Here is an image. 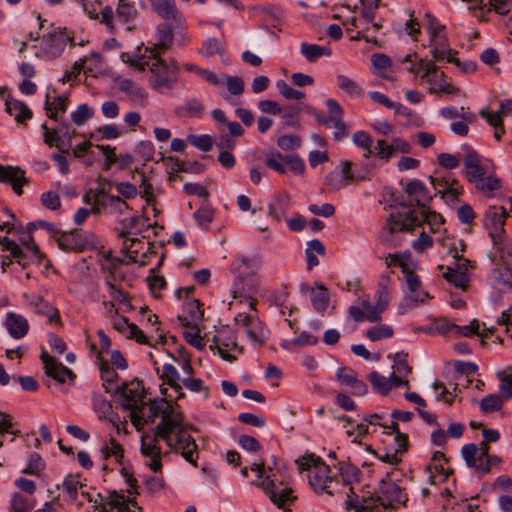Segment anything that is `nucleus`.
<instances>
[{
  "label": "nucleus",
  "mask_w": 512,
  "mask_h": 512,
  "mask_svg": "<svg viewBox=\"0 0 512 512\" xmlns=\"http://www.w3.org/2000/svg\"><path fill=\"white\" fill-rule=\"evenodd\" d=\"M153 10L163 19L176 20L178 10L174 0H150Z\"/></svg>",
  "instance_id": "nucleus-20"
},
{
  "label": "nucleus",
  "mask_w": 512,
  "mask_h": 512,
  "mask_svg": "<svg viewBox=\"0 0 512 512\" xmlns=\"http://www.w3.org/2000/svg\"><path fill=\"white\" fill-rule=\"evenodd\" d=\"M98 360H99V367H100V371H101L102 380L109 384L114 383L118 377L115 370L109 366L107 361H105L103 358H101L100 354L98 355Z\"/></svg>",
  "instance_id": "nucleus-42"
},
{
  "label": "nucleus",
  "mask_w": 512,
  "mask_h": 512,
  "mask_svg": "<svg viewBox=\"0 0 512 512\" xmlns=\"http://www.w3.org/2000/svg\"><path fill=\"white\" fill-rule=\"evenodd\" d=\"M182 413L178 411L171 402L161 399L149 402L148 414L146 415L145 422L153 423L157 417H161L160 423L156 426L157 435L162 440H168L167 429L171 426L180 424V416Z\"/></svg>",
  "instance_id": "nucleus-2"
},
{
  "label": "nucleus",
  "mask_w": 512,
  "mask_h": 512,
  "mask_svg": "<svg viewBox=\"0 0 512 512\" xmlns=\"http://www.w3.org/2000/svg\"><path fill=\"white\" fill-rule=\"evenodd\" d=\"M285 164L295 174L302 175L305 167L303 161L297 156H285Z\"/></svg>",
  "instance_id": "nucleus-53"
},
{
  "label": "nucleus",
  "mask_w": 512,
  "mask_h": 512,
  "mask_svg": "<svg viewBox=\"0 0 512 512\" xmlns=\"http://www.w3.org/2000/svg\"><path fill=\"white\" fill-rule=\"evenodd\" d=\"M394 367L399 373L405 372L410 373L411 367L408 365L407 362V354L404 352H399L394 357Z\"/></svg>",
  "instance_id": "nucleus-57"
},
{
  "label": "nucleus",
  "mask_w": 512,
  "mask_h": 512,
  "mask_svg": "<svg viewBox=\"0 0 512 512\" xmlns=\"http://www.w3.org/2000/svg\"><path fill=\"white\" fill-rule=\"evenodd\" d=\"M149 70L152 73L150 84L154 89H171L177 81L178 68L175 62H167L160 55H151Z\"/></svg>",
  "instance_id": "nucleus-4"
},
{
  "label": "nucleus",
  "mask_w": 512,
  "mask_h": 512,
  "mask_svg": "<svg viewBox=\"0 0 512 512\" xmlns=\"http://www.w3.org/2000/svg\"><path fill=\"white\" fill-rule=\"evenodd\" d=\"M93 111L86 104L80 105L75 112L72 113L71 117L75 124L81 125L87 119L92 117Z\"/></svg>",
  "instance_id": "nucleus-48"
},
{
  "label": "nucleus",
  "mask_w": 512,
  "mask_h": 512,
  "mask_svg": "<svg viewBox=\"0 0 512 512\" xmlns=\"http://www.w3.org/2000/svg\"><path fill=\"white\" fill-rule=\"evenodd\" d=\"M301 53L310 62H314L322 56H329L331 54L330 50L325 47L308 43L301 44Z\"/></svg>",
  "instance_id": "nucleus-26"
},
{
  "label": "nucleus",
  "mask_w": 512,
  "mask_h": 512,
  "mask_svg": "<svg viewBox=\"0 0 512 512\" xmlns=\"http://www.w3.org/2000/svg\"><path fill=\"white\" fill-rule=\"evenodd\" d=\"M68 106V98L67 96L61 95L53 98V101L49 100L47 96L45 109L47 111V116L51 119L57 120L58 113H64Z\"/></svg>",
  "instance_id": "nucleus-23"
},
{
  "label": "nucleus",
  "mask_w": 512,
  "mask_h": 512,
  "mask_svg": "<svg viewBox=\"0 0 512 512\" xmlns=\"http://www.w3.org/2000/svg\"><path fill=\"white\" fill-rule=\"evenodd\" d=\"M130 420L132 424L137 428V430H140L143 428L145 422V418H143L142 411H143V405L137 406V408H130Z\"/></svg>",
  "instance_id": "nucleus-56"
},
{
  "label": "nucleus",
  "mask_w": 512,
  "mask_h": 512,
  "mask_svg": "<svg viewBox=\"0 0 512 512\" xmlns=\"http://www.w3.org/2000/svg\"><path fill=\"white\" fill-rule=\"evenodd\" d=\"M122 395V406L124 409L137 408L143 405L144 388L139 381L123 384L117 388Z\"/></svg>",
  "instance_id": "nucleus-10"
},
{
  "label": "nucleus",
  "mask_w": 512,
  "mask_h": 512,
  "mask_svg": "<svg viewBox=\"0 0 512 512\" xmlns=\"http://www.w3.org/2000/svg\"><path fill=\"white\" fill-rule=\"evenodd\" d=\"M41 201L46 208L51 210H57L61 206L59 195L52 191L42 194Z\"/></svg>",
  "instance_id": "nucleus-51"
},
{
  "label": "nucleus",
  "mask_w": 512,
  "mask_h": 512,
  "mask_svg": "<svg viewBox=\"0 0 512 512\" xmlns=\"http://www.w3.org/2000/svg\"><path fill=\"white\" fill-rule=\"evenodd\" d=\"M337 377L342 384L347 386H351L358 379L353 371L346 368L339 369Z\"/></svg>",
  "instance_id": "nucleus-64"
},
{
  "label": "nucleus",
  "mask_w": 512,
  "mask_h": 512,
  "mask_svg": "<svg viewBox=\"0 0 512 512\" xmlns=\"http://www.w3.org/2000/svg\"><path fill=\"white\" fill-rule=\"evenodd\" d=\"M277 87L280 91V93L286 98V99H294V100H301L304 98V93L290 87L286 82L279 81L277 83Z\"/></svg>",
  "instance_id": "nucleus-47"
},
{
  "label": "nucleus",
  "mask_w": 512,
  "mask_h": 512,
  "mask_svg": "<svg viewBox=\"0 0 512 512\" xmlns=\"http://www.w3.org/2000/svg\"><path fill=\"white\" fill-rule=\"evenodd\" d=\"M11 509L13 512H30L32 502L28 497L16 493L11 500Z\"/></svg>",
  "instance_id": "nucleus-39"
},
{
  "label": "nucleus",
  "mask_w": 512,
  "mask_h": 512,
  "mask_svg": "<svg viewBox=\"0 0 512 512\" xmlns=\"http://www.w3.org/2000/svg\"><path fill=\"white\" fill-rule=\"evenodd\" d=\"M444 74L440 73L438 74L437 71L435 73H431L430 76L427 77L428 82L430 83V91L432 93L437 94H453L457 91V88H455L450 83L444 81L443 78Z\"/></svg>",
  "instance_id": "nucleus-22"
},
{
  "label": "nucleus",
  "mask_w": 512,
  "mask_h": 512,
  "mask_svg": "<svg viewBox=\"0 0 512 512\" xmlns=\"http://www.w3.org/2000/svg\"><path fill=\"white\" fill-rule=\"evenodd\" d=\"M266 164L273 170L285 174L286 168H285V156H282L279 153H271L266 158Z\"/></svg>",
  "instance_id": "nucleus-41"
},
{
  "label": "nucleus",
  "mask_w": 512,
  "mask_h": 512,
  "mask_svg": "<svg viewBox=\"0 0 512 512\" xmlns=\"http://www.w3.org/2000/svg\"><path fill=\"white\" fill-rule=\"evenodd\" d=\"M239 443L242 446V448L249 450V451H258L260 450V444L257 441L256 438L249 436V435H242L239 438Z\"/></svg>",
  "instance_id": "nucleus-62"
},
{
  "label": "nucleus",
  "mask_w": 512,
  "mask_h": 512,
  "mask_svg": "<svg viewBox=\"0 0 512 512\" xmlns=\"http://www.w3.org/2000/svg\"><path fill=\"white\" fill-rule=\"evenodd\" d=\"M408 286V299L414 303L423 302L428 294L422 289L421 281L414 273L413 267H409L407 272H403Z\"/></svg>",
  "instance_id": "nucleus-14"
},
{
  "label": "nucleus",
  "mask_w": 512,
  "mask_h": 512,
  "mask_svg": "<svg viewBox=\"0 0 512 512\" xmlns=\"http://www.w3.org/2000/svg\"><path fill=\"white\" fill-rule=\"evenodd\" d=\"M188 428L189 426L184 423L182 414L180 424L167 429L168 440L164 441L172 451L180 453L186 461L196 466L198 458L197 444L188 433Z\"/></svg>",
  "instance_id": "nucleus-1"
},
{
  "label": "nucleus",
  "mask_w": 512,
  "mask_h": 512,
  "mask_svg": "<svg viewBox=\"0 0 512 512\" xmlns=\"http://www.w3.org/2000/svg\"><path fill=\"white\" fill-rule=\"evenodd\" d=\"M103 453L105 455V458L113 455L116 458H122L123 457V449L121 445L113 438L110 439V446H106L103 449Z\"/></svg>",
  "instance_id": "nucleus-60"
},
{
  "label": "nucleus",
  "mask_w": 512,
  "mask_h": 512,
  "mask_svg": "<svg viewBox=\"0 0 512 512\" xmlns=\"http://www.w3.org/2000/svg\"><path fill=\"white\" fill-rule=\"evenodd\" d=\"M301 140L297 136L284 135L279 137L277 144L278 146L286 151H291L300 146Z\"/></svg>",
  "instance_id": "nucleus-50"
},
{
  "label": "nucleus",
  "mask_w": 512,
  "mask_h": 512,
  "mask_svg": "<svg viewBox=\"0 0 512 512\" xmlns=\"http://www.w3.org/2000/svg\"><path fill=\"white\" fill-rule=\"evenodd\" d=\"M404 190L408 194V196L413 201H415V203L418 206L422 205V202L427 198L426 188L418 180H413V181L408 182L406 184Z\"/></svg>",
  "instance_id": "nucleus-25"
},
{
  "label": "nucleus",
  "mask_w": 512,
  "mask_h": 512,
  "mask_svg": "<svg viewBox=\"0 0 512 512\" xmlns=\"http://www.w3.org/2000/svg\"><path fill=\"white\" fill-rule=\"evenodd\" d=\"M317 342V337L307 332H302L298 337L294 338L291 343L295 347H302L307 345H315Z\"/></svg>",
  "instance_id": "nucleus-55"
},
{
  "label": "nucleus",
  "mask_w": 512,
  "mask_h": 512,
  "mask_svg": "<svg viewBox=\"0 0 512 512\" xmlns=\"http://www.w3.org/2000/svg\"><path fill=\"white\" fill-rule=\"evenodd\" d=\"M338 86L350 96L358 97L362 94V89L358 83L346 75L337 77Z\"/></svg>",
  "instance_id": "nucleus-33"
},
{
  "label": "nucleus",
  "mask_w": 512,
  "mask_h": 512,
  "mask_svg": "<svg viewBox=\"0 0 512 512\" xmlns=\"http://www.w3.org/2000/svg\"><path fill=\"white\" fill-rule=\"evenodd\" d=\"M497 246V250L500 255V259L503 263V267L512 269V244L506 239L499 243H494Z\"/></svg>",
  "instance_id": "nucleus-36"
},
{
  "label": "nucleus",
  "mask_w": 512,
  "mask_h": 512,
  "mask_svg": "<svg viewBox=\"0 0 512 512\" xmlns=\"http://www.w3.org/2000/svg\"><path fill=\"white\" fill-rule=\"evenodd\" d=\"M404 61L411 63L408 67V70L411 73H418L423 70L422 78H427L431 73H435L438 70V67L433 61H424L423 59L417 60L416 55H407L404 58Z\"/></svg>",
  "instance_id": "nucleus-21"
},
{
  "label": "nucleus",
  "mask_w": 512,
  "mask_h": 512,
  "mask_svg": "<svg viewBox=\"0 0 512 512\" xmlns=\"http://www.w3.org/2000/svg\"><path fill=\"white\" fill-rule=\"evenodd\" d=\"M42 128L44 130V142L49 147L55 146L62 153L68 152V148L65 147L63 140L55 129H49L46 124H43Z\"/></svg>",
  "instance_id": "nucleus-31"
},
{
  "label": "nucleus",
  "mask_w": 512,
  "mask_h": 512,
  "mask_svg": "<svg viewBox=\"0 0 512 512\" xmlns=\"http://www.w3.org/2000/svg\"><path fill=\"white\" fill-rule=\"evenodd\" d=\"M419 225L420 218L412 211L391 214L387 222L390 233L409 232Z\"/></svg>",
  "instance_id": "nucleus-8"
},
{
  "label": "nucleus",
  "mask_w": 512,
  "mask_h": 512,
  "mask_svg": "<svg viewBox=\"0 0 512 512\" xmlns=\"http://www.w3.org/2000/svg\"><path fill=\"white\" fill-rule=\"evenodd\" d=\"M259 108L264 113L278 115L282 112L281 107L277 102L272 100H262L259 102Z\"/></svg>",
  "instance_id": "nucleus-61"
},
{
  "label": "nucleus",
  "mask_w": 512,
  "mask_h": 512,
  "mask_svg": "<svg viewBox=\"0 0 512 512\" xmlns=\"http://www.w3.org/2000/svg\"><path fill=\"white\" fill-rule=\"evenodd\" d=\"M393 335L392 327L388 325H379L375 327H371L367 330L366 336L371 341H378L384 338H389Z\"/></svg>",
  "instance_id": "nucleus-38"
},
{
  "label": "nucleus",
  "mask_w": 512,
  "mask_h": 512,
  "mask_svg": "<svg viewBox=\"0 0 512 512\" xmlns=\"http://www.w3.org/2000/svg\"><path fill=\"white\" fill-rule=\"evenodd\" d=\"M5 106L6 112L14 116L18 123L24 124L25 121L32 118V111L21 101L6 99Z\"/></svg>",
  "instance_id": "nucleus-19"
},
{
  "label": "nucleus",
  "mask_w": 512,
  "mask_h": 512,
  "mask_svg": "<svg viewBox=\"0 0 512 512\" xmlns=\"http://www.w3.org/2000/svg\"><path fill=\"white\" fill-rule=\"evenodd\" d=\"M411 255L409 253L405 254H389L386 259V265L388 267L398 266L401 268L402 273L407 272V269L412 266Z\"/></svg>",
  "instance_id": "nucleus-35"
},
{
  "label": "nucleus",
  "mask_w": 512,
  "mask_h": 512,
  "mask_svg": "<svg viewBox=\"0 0 512 512\" xmlns=\"http://www.w3.org/2000/svg\"><path fill=\"white\" fill-rule=\"evenodd\" d=\"M497 377L502 382L499 387L500 395H489L481 400L480 408L485 413L499 411L503 406L502 399L512 396V366L498 372Z\"/></svg>",
  "instance_id": "nucleus-5"
},
{
  "label": "nucleus",
  "mask_w": 512,
  "mask_h": 512,
  "mask_svg": "<svg viewBox=\"0 0 512 512\" xmlns=\"http://www.w3.org/2000/svg\"><path fill=\"white\" fill-rule=\"evenodd\" d=\"M103 204L108 209L109 214L114 217L123 216L130 210L129 205L119 196H108Z\"/></svg>",
  "instance_id": "nucleus-24"
},
{
  "label": "nucleus",
  "mask_w": 512,
  "mask_h": 512,
  "mask_svg": "<svg viewBox=\"0 0 512 512\" xmlns=\"http://www.w3.org/2000/svg\"><path fill=\"white\" fill-rule=\"evenodd\" d=\"M158 439L161 438L157 435L156 429L153 435L144 434L141 438V452L144 456L151 459L148 466L154 472L160 471L162 467L161 448L158 445Z\"/></svg>",
  "instance_id": "nucleus-6"
},
{
  "label": "nucleus",
  "mask_w": 512,
  "mask_h": 512,
  "mask_svg": "<svg viewBox=\"0 0 512 512\" xmlns=\"http://www.w3.org/2000/svg\"><path fill=\"white\" fill-rule=\"evenodd\" d=\"M420 224L422 222L427 223L431 230H435L437 226L442 224L444 222L442 216L440 214H437L436 212H426L422 211L420 215Z\"/></svg>",
  "instance_id": "nucleus-49"
},
{
  "label": "nucleus",
  "mask_w": 512,
  "mask_h": 512,
  "mask_svg": "<svg viewBox=\"0 0 512 512\" xmlns=\"http://www.w3.org/2000/svg\"><path fill=\"white\" fill-rule=\"evenodd\" d=\"M508 212L504 207H492L487 212V227L494 243L504 240V224Z\"/></svg>",
  "instance_id": "nucleus-7"
},
{
  "label": "nucleus",
  "mask_w": 512,
  "mask_h": 512,
  "mask_svg": "<svg viewBox=\"0 0 512 512\" xmlns=\"http://www.w3.org/2000/svg\"><path fill=\"white\" fill-rule=\"evenodd\" d=\"M291 493L292 490L288 488H283L280 491L275 490L271 492L270 499L279 508H284L287 502L293 500V497H291Z\"/></svg>",
  "instance_id": "nucleus-40"
},
{
  "label": "nucleus",
  "mask_w": 512,
  "mask_h": 512,
  "mask_svg": "<svg viewBox=\"0 0 512 512\" xmlns=\"http://www.w3.org/2000/svg\"><path fill=\"white\" fill-rule=\"evenodd\" d=\"M300 471H308L309 483L316 491L332 494L331 485L334 480L330 476V468L313 454L301 457L296 461Z\"/></svg>",
  "instance_id": "nucleus-3"
},
{
  "label": "nucleus",
  "mask_w": 512,
  "mask_h": 512,
  "mask_svg": "<svg viewBox=\"0 0 512 512\" xmlns=\"http://www.w3.org/2000/svg\"><path fill=\"white\" fill-rule=\"evenodd\" d=\"M351 169H352V162L344 161L342 163L341 181H343L345 186L352 182H357L359 179H363L362 177L359 178V177L354 176L353 173L351 172Z\"/></svg>",
  "instance_id": "nucleus-54"
},
{
  "label": "nucleus",
  "mask_w": 512,
  "mask_h": 512,
  "mask_svg": "<svg viewBox=\"0 0 512 512\" xmlns=\"http://www.w3.org/2000/svg\"><path fill=\"white\" fill-rule=\"evenodd\" d=\"M439 164L445 168L453 169L458 167L459 160L456 156L448 153H442L438 156Z\"/></svg>",
  "instance_id": "nucleus-63"
},
{
  "label": "nucleus",
  "mask_w": 512,
  "mask_h": 512,
  "mask_svg": "<svg viewBox=\"0 0 512 512\" xmlns=\"http://www.w3.org/2000/svg\"><path fill=\"white\" fill-rule=\"evenodd\" d=\"M462 455L470 468H474L477 472L482 474H486L490 471V464L478 460V447L475 444L463 446Z\"/></svg>",
  "instance_id": "nucleus-17"
},
{
  "label": "nucleus",
  "mask_w": 512,
  "mask_h": 512,
  "mask_svg": "<svg viewBox=\"0 0 512 512\" xmlns=\"http://www.w3.org/2000/svg\"><path fill=\"white\" fill-rule=\"evenodd\" d=\"M0 245L4 250H7L10 252V256L16 260V262L23 267H25V263L23 262L24 258V252L20 248V246L13 240H10L7 237H3V239H0Z\"/></svg>",
  "instance_id": "nucleus-32"
},
{
  "label": "nucleus",
  "mask_w": 512,
  "mask_h": 512,
  "mask_svg": "<svg viewBox=\"0 0 512 512\" xmlns=\"http://www.w3.org/2000/svg\"><path fill=\"white\" fill-rule=\"evenodd\" d=\"M389 277L382 279L375 294L374 311L368 315V321L376 323L381 321V314L388 308L390 303Z\"/></svg>",
  "instance_id": "nucleus-9"
},
{
  "label": "nucleus",
  "mask_w": 512,
  "mask_h": 512,
  "mask_svg": "<svg viewBox=\"0 0 512 512\" xmlns=\"http://www.w3.org/2000/svg\"><path fill=\"white\" fill-rule=\"evenodd\" d=\"M368 379L371 382L373 388L383 395L387 394L392 388L389 378L380 375L376 371L371 372Z\"/></svg>",
  "instance_id": "nucleus-34"
},
{
  "label": "nucleus",
  "mask_w": 512,
  "mask_h": 512,
  "mask_svg": "<svg viewBox=\"0 0 512 512\" xmlns=\"http://www.w3.org/2000/svg\"><path fill=\"white\" fill-rule=\"evenodd\" d=\"M41 359L45 365L46 374L63 383L66 378L73 379L74 375L70 369L56 362L48 353L42 352Z\"/></svg>",
  "instance_id": "nucleus-12"
},
{
  "label": "nucleus",
  "mask_w": 512,
  "mask_h": 512,
  "mask_svg": "<svg viewBox=\"0 0 512 512\" xmlns=\"http://www.w3.org/2000/svg\"><path fill=\"white\" fill-rule=\"evenodd\" d=\"M309 211L315 215L330 217L334 214L335 208L331 204H323L322 206H318L316 204H312L309 206Z\"/></svg>",
  "instance_id": "nucleus-58"
},
{
  "label": "nucleus",
  "mask_w": 512,
  "mask_h": 512,
  "mask_svg": "<svg viewBox=\"0 0 512 512\" xmlns=\"http://www.w3.org/2000/svg\"><path fill=\"white\" fill-rule=\"evenodd\" d=\"M172 41L173 35L170 30H160L158 42L152 48H146V51H149L151 55H160L171 46Z\"/></svg>",
  "instance_id": "nucleus-29"
},
{
  "label": "nucleus",
  "mask_w": 512,
  "mask_h": 512,
  "mask_svg": "<svg viewBox=\"0 0 512 512\" xmlns=\"http://www.w3.org/2000/svg\"><path fill=\"white\" fill-rule=\"evenodd\" d=\"M497 282L503 291L512 290V269L507 267L498 269Z\"/></svg>",
  "instance_id": "nucleus-44"
},
{
  "label": "nucleus",
  "mask_w": 512,
  "mask_h": 512,
  "mask_svg": "<svg viewBox=\"0 0 512 512\" xmlns=\"http://www.w3.org/2000/svg\"><path fill=\"white\" fill-rule=\"evenodd\" d=\"M311 300L316 310L324 311L329 303L328 290L323 285H318L317 289L311 291Z\"/></svg>",
  "instance_id": "nucleus-30"
},
{
  "label": "nucleus",
  "mask_w": 512,
  "mask_h": 512,
  "mask_svg": "<svg viewBox=\"0 0 512 512\" xmlns=\"http://www.w3.org/2000/svg\"><path fill=\"white\" fill-rule=\"evenodd\" d=\"M15 485L24 493L33 495L36 491V484L34 481L20 477L15 480Z\"/></svg>",
  "instance_id": "nucleus-59"
},
{
  "label": "nucleus",
  "mask_w": 512,
  "mask_h": 512,
  "mask_svg": "<svg viewBox=\"0 0 512 512\" xmlns=\"http://www.w3.org/2000/svg\"><path fill=\"white\" fill-rule=\"evenodd\" d=\"M464 167L466 170V178L470 183H475L480 177L486 174L485 169L481 165L479 155L474 151L466 154Z\"/></svg>",
  "instance_id": "nucleus-16"
},
{
  "label": "nucleus",
  "mask_w": 512,
  "mask_h": 512,
  "mask_svg": "<svg viewBox=\"0 0 512 512\" xmlns=\"http://www.w3.org/2000/svg\"><path fill=\"white\" fill-rule=\"evenodd\" d=\"M188 141L195 147L199 148L200 150L207 152L212 148V138L209 135H202V136H196V135H190L188 136Z\"/></svg>",
  "instance_id": "nucleus-45"
},
{
  "label": "nucleus",
  "mask_w": 512,
  "mask_h": 512,
  "mask_svg": "<svg viewBox=\"0 0 512 512\" xmlns=\"http://www.w3.org/2000/svg\"><path fill=\"white\" fill-rule=\"evenodd\" d=\"M474 184L478 190L488 193L499 189L501 186V180L494 176H483L480 177Z\"/></svg>",
  "instance_id": "nucleus-37"
},
{
  "label": "nucleus",
  "mask_w": 512,
  "mask_h": 512,
  "mask_svg": "<svg viewBox=\"0 0 512 512\" xmlns=\"http://www.w3.org/2000/svg\"><path fill=\"white\" fill-rule=\"evenodd\" d=\"M443 277L457 288L464 289L468 283V276L465 271L456 270L453 267H447Z\"/></svg>",
  "instance_id": "nucleus-27"
},
{
  "label": "nucleus",
  "mask_w": 512,
  "mask_h": 512,
  "mask_svg": "<svg viewBox=\"0 0 512 512\" xmlns=\"http://www.w3.org/2000/svg\"><path fill=\"white\" fill-rule=\"evenodd\" d=\"M141 221L142 219L140 217L131 216L128 218H124L120 222L121 229L119 231V236L131 242L130 246H125L126 249H131L133 244L138 242L137 239L130 238L129 236L136 235L141 231L139 227Z\"/></svg>",
  "instance_id": "nucleus-18"
},
{
  "label": "nucleus",
  "mask_w": 512,
  "mask_h": 512,
  "mask_svg": "<svg viewBox=\"0 0 512 512\" xmlns=\"http://www.w3.org/2000/svg\"><path fill=\"white\" fill-rule=\"evenodd\" d=\"M227 88L232 95H241L244 91V82L240 77H227Z\"/></svg>",
  "instance_id": "nucleus-52"
},
{
  "label": "nucleus",
  "mask_w": 512,
  "mask_h": 512,
  "mask_svg": "<svg viewBox=\"0 0 512 512\" xmlns=\"http://www.w3.org/2000/svg\"><path fill=\"white\" fill-rule=\"evenodd\" d=\"M0 182L10 183L13 190L21 195L22 186L26 182L24 171L19 167L0 166Z\"/></svg>",
  "instance_id": "nucleus-13"
},
{
  "label": "nucleus",
  "mask_w": 512,
  "mask_h": 512,
  "mask_svg": "<svg viewBox=\"0 0 512 512\" xmlns=\"http://www.w3.org/2000/svg\"><path fill=\"white\" fill-rule=\"evenodd\" d=\"M194 217L199 225L206 226L212 222L214 210L209 206H203L194 213Z\"/></svg>",
  "instance_id": "nucleus-46"
},
{
  "label": "nucleus",
  "mask_w": 512,
  "mask_h": 512,
  "mask_svg": "<svg viewBox=\"0 0 512 512\" xmlns=\"http://www.w3.org/2000/svg\"><path fill=\"white\" fill-rule=\"evenodd\" d=\"M5 326L14 339L25 337L29 330L28 321L22 315L13 312L7 314Z\"/></svg>",
  "instance_id": "nucleus-15"
},
{
  "label": "nucleus",
  "mask_w": 512,
  "mask_h": 512,
  "mask_svg": "<svg viewBox=\"0 0 512 512\" xmlns=\"http://www.w3.org/2000/svg\"><path fill=\"white\" fill-rule=\"evenodd\" d=\"M46 47L45 53L50 57L59 56L67 44L72 42V38H70L64 30L57 28L53 32L49 33L46 37H44Z\"/></svg>",
  "instance_id": "nucleus-11"
},
{
  "label": "nucleus",
  "mask_w": 512,
  "mask_h": 512,
  "mask_svg": "<svg viewBox=\"0 0 512 512\" xmlns=\"http://www.w3.org/2000/svg\"><path fill=\"white\" fill-rule=\"evenodd\" d=\"M161 377L170 387L179 393V396H183V393L181 392L182 388L179 384V374L172 364H165L163 366V373Z\"/></svg>",
  "instance_id": "nucleus-28"
},
{
  "label": "nucleus",
  "mask_w": 512,
  "mask_h": 512,
  "mask_svg": "<svg viewBox=\"0 0 512 512\" xmlns=\"http://www.w3.org/2000/svg\"><path fill=\"white\" fill-rule=\"evenodd\" d=\"M45 464L42 458L34 453L31 455L29 464L27 467L23 470V473L30 474V475H39L41 471L44 469Z\"/></svg>",
  "instance_id": "nucleus-43"
}]
</instances>
